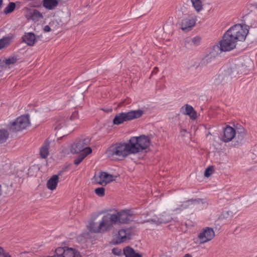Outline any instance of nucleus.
Returning <instances> with one entry per match:
<instances>
[{
    "instance_id": "1",
    "label": "nucleus",
    "mask_w": 257,
    "mask_h": 257,
    "mask_svg": "<svg viewBox=\"0 0 257 257\" xmlns=\"http://www.w3.org/2000/svg\"><path fill=\"white\" fill-rule=\"evenodd\" d=\"M151 143L149 137L142 135L132 137L127 143H116L111 146L106 154L111 160H122L130 154H136L147 149Z\"/></svg>"
},
{
    "instance_id": "2",
    "label": "nucleus",
    "mask_w": 257,
    "mask_h": 257,
    "mask_svg": "<svg viewBox=\"0 0 257 257\" xmlns=\"http://www.w3.org/2000/svg\"><path fill=\"white\" fill-rule=\"evenodd\" d=\"M115 225L111 213L102 216H97L91 220L87 224V229L91 232L104 233L110 231Z\"/></svg>"
},
{
    "instance_id": "3",
    "label": "nucleus",
    "mask_w": 257,
    "mask_h": 257,
    "mask_svg": "<svg viewBox=\"0 0 257 257\" xmlns=\"http://www.w3.org/2000/svg\"><path fill=\"white\" fill-rule=\"evenodd\" d=\"M248 30L244 29L241 24H236L229 29L225 33L237 42L245 40Z\"/></svg>"
},
{
    "instance_id": "4",
    "label": "nucleus",
    "mask_w": 257,
    "mask_h": 257,
    "mask_svg": "<svg viewBox=\"0 0 257 257\" xmlns=\"http://www.w3.org/2000/svg\"><path fill=\"white\" fill-rule=\"evenodd\" d=\"M143 114V110L138 109L131 110L127 112L118 113L114 117L113 122L114 124L118 125L124 121L140 117Z\"/></svg>"
},
{
    "instance_id": "5",
    "label": "nucleus",
    "mask_w": 257,
    "mask_h": 257,
    "mask_svg": "<svg viewBox=\"0 0 257 257\" xmlns=\"http://www.w3.org/2000/svg\"><path fill=\"white\" fill-rule=\"evenodd\" d=\"M134 214L131 210H122L116 213H112V217L115 224H127L134 221Z\"/></svg>"
},
{
    "instance_id": "6",
    "label": "nucleus",
    "mask_w": 257,
    "mask_h": 257,
    "mask_svg": "<svg viewBox=\"0 0 257 257\" xmlns=\"http://www.w3.org/2000/svg\"><path fill=\"white\" fill-rule=\"evenodd\" d=\"M90 142L88 138L80 139L71 146V152L77 154L82 151V153L90 154L92 152L91 149L88 147Z\"/></svg>"
},
{
    "instance_id": "7",
    "label": "nucleus",
    "mask_w": 257,
    "mask_h": 257,
    "mask_svg": "<svg viewBox=\"0 0 257 257\" xmlns=\"http://www.w3.org/2000/svg\"><path fill=\"white\" fill-rule=\"evenodd\" d=\"M30 124L29 115H22L9 125V129L13 132H19L26 129Z\"/></svg>"
},
{
    "instance_id": "8",
    "label": "nucleus",
    "mask_w": 257,
    "mask_h": 257,
    "mask_svg": "<svg viewBox=\"0 0 257 257\" xmlns=\"http://www.w3.org/2000/svg\"><path fill=\"white\" fill-rule=\"evenodd\" d=\"M236 42L226 33H224L222 40L220 41L219 49L220 51H230L235 48ZM219 48L218 46H214L213 49Z\"/></svg>"
},
{
    "instance_id": "9",
    "label": "nucleus",
    "mask_w": 257,
    "mask_h": 257,
    "mask_svg": "<svg viewBox=\"0 0 257 257\" xmlns=\"http://www.w3.org/2000/svg\"><path fill=\"white\" fill-rule=\"evenodd\" d=\"M48 257H82L79 252L72 248L58 247L55 250V254Z\"/></svg>"
},
{
    "instance_id": "10",
    "label": "nucleus",
    "mask_w": 257,
    "mask_h": 257,
    "mask_svg": "<svg viewBox=\"0 0 257 257\" xmlns=\"http://www.w3.org/2000/svg\"><path fill=\"white\" fill-rule=\"evenodd\" d=\"M116 176L111 175L105 172H99L94 176L96 182L102 186H106L108 183L115 181Z\"/></svg>"
},
{
    "instance_id": "11",
    "label": "nucleus",
    "mask_w": 257,
    "mask_h": 257,
    "mask_svg": "<svg viewBox=\"0 0 257 257\" xmlns=\"http://www.w3.org/2000/svg\"><path fill=\"white\" fill-rule=\"evenodd\" d=\"M215 236V233L212 228L206 227L203 228L198 234L199 243H205L212 240Z\"/></svg>"
},
{
    "instance_id": "12",
    "label": "nucleus",
    "mask_w": 257,
    "mask_h": 257,
    "mask_svg": "<svg viewBox=\"0 0 257 257\" xmlns=\"http://www.w3.org/2000/svg\"><path fill=\"white\" fill-rule=\"evenodd\" d=\"M132 228L121 229L118 230L116 235V244H119L130 239L132 236Z\"/></svg>"
},
{
    "instance_id": "13",
    "label": "nucleus",
    "mask_w": 257,
    "mask_h": 257,
    "mask_svg": "<svg viewBox=\"0 0 257 257\" xmlns=\"http://www.w3.org/2000/svg\"><path fill=\"white\" fill-rule=\"evenodd\" d=\"M195 24L196 19L189 16L182 20L181 28L184 32H188L192 29Z\"/></svg>"
},
{
    "instance_id": "14",
    "label": "nucleus",
    "mask_w": 257,
    "mask_h": 257,
    "mask_svg": "<svg viewBox=\"0 0 257 257\" xmlns=\"http://www.w3.org/2000/svg\"><path fill=\"white\" fill-rule=\"evenodd\" d=\"M236 134L235 130L233 127L227 125L224 129L223 135L221 140L225 143L229 142L235 137Z\"/></svg>"
},
{
    "instance_id": "15",
    "label": "nucleus",
    "mask_w": 257,
    "mask_h": 257,
    "mask_svg": "<svg viewBox=\"0 0 257 257\" xmlns=\"http://www.w3.org/2000/svg\"><path fill=\"white\" fill-rule=\"evenodd\" d=\"M181 113L189 115L192 120H195L197 117V113L194 108L189 104H185L183 106L180 110Z\"/></svg>"
},
{
    "instance_id": "16",
    "label": "nucleus",
    "mask_w": 257,
    "mask_h": 257,
    "mask_svg": "<svg viewBox=\"0 0 257 257\" xmlns=\"http://www.w3.org/2000/svg\"><path fill=\"white\" fill-rule=\"evenodd\" d=\"M39 38V36H38L37 38L33 33L30 32L25 33V35L23 37V41L28 45L32 46L34 45L35 42Z\"/></svg>"
},
{
    "instance_id": "17",
    "label": "nucleus",
    "mask_w": 257,
    "mask_h": 257,
    "mask_svg": "<svg viewBox=\"0 0 257 257\" xmlns=\"http://www.w3.org/2000/svg\"><path fill=\"white\" fill-rule=\"evenodd\" d=\"M59 176L57 175H53L47 182V187L50 190H55L59 182Z\"/></svg>"
},
{
    "instance_id": "18",
    "label": "nucleus",
    "mask_w": 257,
    "mask_h": 257,
    "mask_svg": "<svg viewBox=\"0 0 257 257\" xmlns=\"http://www.w3.org/2000/svg\"><path fill=\"white\" fill-rule=\"evenodd\" d=\"M123 253L125 257H142L141 254L136 253L133 248L128 246L123 248Z\"/></svg>"
},
{
    "instance_id": "19",
    "label": "nucleus",
    "mask_w": 257,
    "mask_h": 257,
    "mask_svg": "<svg viewBox=\"0 0 257 257\" xmlns=\"http://www.w3.org/2000/svg\"><path fill=\"white\" fill-rule=\"evenodd\" d=\"M49 146L50 142L48 140H46L40 150V154L42 158H46L48 156Z\"/></svg>"
},
{
    "instance_id": "20",
    "label": "nucleus",
    "mask_w": 257,
    "mask_h": 257,
    "mask_svg": "<svg viewBox=\"0 0 257 257\" xmlns=\"http://www.w3.org/2000/svg\"><path fill=\"white\" fill-rule=\"evenodd\" d=\"M17 60V58L15 56L10 57L8 58L5 59L2 62V67L6 68L7 66L16 63Z\"/></svg>"
},
{
    "instance_id": "21",
    "label": "nucleus",
    "mask_w": 257,
    "mask_h": 257,
    "mask_svg": "<svg viewBox=\"0 0 257 257\" xmlns=\"http://www.w3.org/2000/svg\"><path fill=\"white\" fill-rule=\"evenodd\" d=\"M58 4L56 0H43V6L45 8L49 9L52 10Z\"/></svg>"
},
{
    "instance_id": "22",
    "label": "nucleus",
    "mask_w": 257,
    "mask_h": 257,
    "mask_svg": "<svg viewBox=\"0 0 257 257\" xmlns=\"http://www.w3.org/2000/svg\"><path fill=\"white\" fill-rule=\"evenodd\" d=\"M9 137V132L4 128L0 129V144L6 142Z\"/></svg>"
},
{
    "instance_id": "23",
    "label": "nucleus",
    "mask_w": 257,
    "mask_h": 257,
    "mask_svg": "<svg viewBox=\"0 0 257 257\" xmlns=\"http://www.w3.org/2000/svg\"><path fill=\"white\" fill-rule=\"evenodd\" d=\"M172 219V218L170 219H166L164 218L163 216H162V217H160L158 218V219H156V218L152 219L150 220H147V221H144L143 223H145L146 222H152L153 223L156 224H159L160 223H166L167 222H168L170 221V220Z\"/></svg>"
},
{
    "instance_id": "24",
    "label": "nucleus",
    "mask_w": 257,
    "mask_h": 257,
    "mask_svg": "<svg viewBox=\"0 0 257 257\" xmlns=\"http://www.w3.org/2000/svg\"><path fill=\"white\" fill-rule=\"evenodd\" d=\"M246 135V132L244 128L242 127L239 129L237 132V142L238 143H241L243 141L245 136Z\"/></svg>"
},
{
    "instance_id": "25",
    "label": "nucleus",
    "mask_w": 257,
    "mask_h": 257,
    "mask_svg": "<svg viewBox=\"0 0 257 257\" xmlns=\"http://www.w3.org/2000/svg\"><path fill=\"white\" fill-rule=\"evenodd\" d=\"M13 39V37H6L0 39V49L8 46Z\"/></svg>"
},
{
    "instance_id": "26",
    "label": "nucleus",
    "mask_w": 257,
    "mask_h": 257,
    "mask_svg": "<svg viewBox=\"0 0 257 257\" xmlns=\"http://www.w3.org/2000/svg\"><path fill=\"white\" fill-rule=\"evenodd\" d=\"M191 2L193 7L197 12H199L202 10L203 6L201 0H191Z\"/></svg>"
},
{
    "instance_id": "27",
    "label": "nucleus",
    "mask_w": 257,
    "mask_h": 257,
    "mask_svg": "<svg viewBox=\"0 0 257 257\" xmlns=\"http://www.w3.org/2000/svg\"><path fill=\"white\" fill-rule=\"evenodd\" d=\"M88 154L81 153L74 160V163L76 165H78Z\"/></svg>"
},
{
    "instance_id": "28",
    "label": "nucleus",
    "mask_w": 257,
    "mask_h": 257,
    "mask_svg": "<svg viewBox=\"0 0 257 257\" xmlns=\"http://www.w3.org/2000/svg\"><path fill=\"white\" fill-rule=\"evenodd\" d=\"M232 212L229 211H223L222 213L219 216V220H223L224 219H226L229 216H232Z\"/></svg>"
},
{
    "instance_id": "29",
    "label": "nucleus",
    "mask_w": 257,
    "mask_h": 257,
    "mask_svg": "<svg viewBox=\"0 0 257 257\" xmlns=\"http://www.w3.org/2000/svg\"><path fill=\"white\" fill-rule=\"evenodd\" d=\"M174 24L172 20L169 19L168 20V22L166 23V24L164 25L163 29L164 30L166 31H169L172 28H174Z\"/></svg>"
},
{
    "instance_id": "30",
    "label": "nucleus",
    "mask_w": 257,
    "mask_h": 257,
    "mask_svg": "<svg viewBox=\"0 0 257 257\" xmlns=\"http://www.w3.org/2000/svg\"><path fill=\"white\" fill-rule=\"evenodd\" d=\"M16 7V5L14 3H10L8 7L6 8L5 10V13L6 14L10 13L13 12Z\"/></svg>"
},
{
    "instance_id": "31",
    "label": "nucleus",
    "mask_w": 257,
    "mask_h": 257,
    "mask_svg": "<svg viewBox=\"0 0 257 257\" xmlns=\"http://www.w3.org/2000/svg\"><path fill=\"white\" fill-rule=\"evenodd\" d=\"M228 76L224 74H219L218 76L217 79L220 81L219 82L222 85H224L226 81L225 80L227 79Z\"/></svg>"
},
{
    "instance_id": "32",
    "label": "nucleus",
    "mask_w": 257,
    "mask_h": 257,
    "mask_svg": "<svg viewBox=\"0 0 257 257\" xmlns=\"http://www.w3.org/2000/svg\"><path fill=\"white\" fill-rule=\"evenodd\" d=\"M95 193L99 196L102 197L105 194V189L103 187H99L95 189Z\"/></svg>"
},
{
    "instance_id": "33",
    "label": "nucleus",
    "mask_w": 257,
    "mask_h": 257,
    "mask_svg": "<svg viewBox=\"0 0 257 257\" xmlns=\"http://www.w3.org/2000/svg\"><path fill=\"white\" fill-rule=\"evenodd\" d=\"M214 169L212 166H209L207 168L204 172V176L206 177H210L213 173Z\"/></svg>"
},
{
    "instance_id": "34",
    "label": "nucleus",
    "mask_w": 257,
    "mask_h": 257,
    "mask_svg": "<svg viewBox=\"0 0 257 257\" xmlns=\"http://www.w3.org/2000/svg\"><path fill=\"white\" fill-rule=\"evenodd\" d=\"M190 201H196L197 202H199L196 199H195V200H193V199L189 200H188V201H187L186 202H184L181 205H179V207L178 208V209L183 210V209L186 208L188 206L189 202Z\"/></svg>"
},
{
    "instance_id": "35",
    "label": "nucleus",
    "mask_w": 257,
    "mask_h": 257,
    "mask_svg": "<svg viewBox=\"0 0 257 257\" xmlns=\"http://www.w3.org/2000/svg\"><path fill=\"white\" fill-rule=\"evenodd\" d=\"M112 252L116 255L119 256L121 255V249L117 247L113 248L112 249Z\"/></svg>"
},
{
    "instance_id": "36",
    "label": "nucleus",
    "mask_w": 257,
    "mask_h": 257,
    "mask_svg": "<svg viewBox=\"0 0 257 257\" xmlns=\"http://www.w3.org/2000/svg\"><path fill=\"white\" fill-rule=\"evenodd\" d=\"M77 118H78V113L77 112H74L72 114V115L70 117V119L71 120H75V119H77Z\"/></svg>"
},
{
    "instance_id": "37",
    "label": "nucleus",
    "mask_w": 257,
    "mask_h": 257,
    "mask_svg": "<svg viewBox=\"0 0 257 257\" xmlns=\"http://www.w3.org/2000/svg\"><path fill=\"white\" fill-rule=\"evenodd\" d=\"M200 38L199 37H195L193 38L192 42L194 44H197L200 42Z\"/></svg>"
},
{
    "instance_id": "38",
    "label": "nucleus",
    "mask_w": 257,
    "mask_h": 257,
    "mask_svg": "<svg viewBox=\"0 0 257 257\" xmlns=\"http://www.w3.org/2000/svg\"><path fill=\"white\" fill-rule=\"evenodd\" d=\"M180 135L182 137H184V136H185L186 135H187L188 134L185 130H183V129H181L180 130Z\"/></svg>"
},
{
    "instance_id": "39",
    "label": "nucleus",
    "mask_w": 257,
    "mask_h": 257,
    "mask_svg": "<svg viewBox=\"0 0 257 257\" xmlns=\"http://www.w3.org/2000/svg\"><path fill=\"white\" fill-rule=\"evenodd\" d=\"M51 30V28L50 27L47 25V26H45L44 27V31L45 32H50Z\"/></svg>"
},
{
    "instance_id": "40",
    "label": "nucleus",
    "mask_w": 257,
    "mask_h": 257,
    "mask_svg": "<svg viewBox=\"0 0 257 257\" xmlns=\"http://www.w3.org/2000/svg\"><path fill=\"white\" fill-rule=\"evenodd\" d=\"M6 253L5 252L3 248H2V247H0V256L2 255L4 256V254H6Z\"/></svg>"
},
{
    "instance_id": "41",
    "label": "nucleus",
    "mask_w": 257,
    "mask_h": 257,
    "mask_svg": "<svg viewBox=\"0 0 257 257\" xmlns=\"http://www.w3.org/2000/svg\"><path fill=\"white\" fill-rule=\"evenodd\" d=\"M157 70H158V68L157 67H155L154 68V69L153 70V71H152V74H154V73H156L157 72Z\"/></svg>"
},
{
    "instance_id": "42",
    "label": "nucleus",
    "mask_w": 257,
    "mask_h": 257,
    "mask_svg": "<svg viewBox=\"0 0 257 257\" xmlns=\"http://www.w3.org/2000/svg\"><path fill=\"white\" fill-rule=\"evenodd\" d=\"M4 257H12L9 253H6L4 254Z\"/></svg>"
},
{
    "instance_id": "43",
    "label": "nucleus",
    "mask_w": 257,
    "mask_h": 257,
    "mask_svg": "<svg viewBox=\"0 0 257 257\" xmlns=\"http://www.w3.org/2000/svg\"><path fill=\"white\" fill-rule=\"evenodd\" d=\"M34 14H35V15H39V16H41V17L42 16V15H41V14H40L39 12H38V11H35V12H34Z\"/></svg>"
},
{
    "instance_id": "44",
    "label": "nucleus",
    "mask_w": 257,
    "mask_h": 257,
    "mask_svg": "<svg viewBox=\"0 0 257 257\" xmlns=\"http://www.w3.org/2000/svg\"><path fill=\"white\" fill-rule=\"evenodd\" d=\"M104 111H106L107 112H110L111 111L112 109H103Z\"/></svg>"
},
{
    "instance_id": "45",
    "label": "nucleus",
    "mask_w": 257,
    "mask_h": 257,
    "mask_svg": "<svg viewBox=\"0 0 257 257\" xmlns=\"http://www.w3.org/2000/svg\"><path fill=\"white\" fill-rule=\"evenodd\" d=\"M2 194H3V190L2 188V186L0 185V196L2 195Z\"/></svg>"
},
{
    "instance_id": "46",
    "label": "nucleus",
    "mask_w": 257,
    "mask_h": 257,
    "mask_svg": "<svg viewBox=\"0 0 257 257\" xmlns=\"http://www.w3.org/2000/svg\"><path fill=\"white\" fill-rule=\"evenodd\" d=\"M183 257H192V255L189 253L186 254Z\"/></svg>"
},
{
    "instance_id": "47",
    "label": "nucleus",
    "mask_w": 257,
    "mask_h": 257,
    "mask_svg": "<svg viewBox=\"0 0 257 257\" xmlns=\"http://www.w3.org/2000/svg\"><path fill=\"white\" fill-rule=\"evenodd\" d=\"M160 257H170V256L166 255V254H163L161 255Z\"/></svg>"
},
{
    "instance_id": "48",
    "label": "nucleus",
    "mask_w": 257,
    "mask_h": 257,
    "mask_svg": "<svg viewBox=\"0 0 257 257\" xmlns=\"http://www.w3.org/2000/svg\"><path fill=\"white\" fill-rule=\"evenodd\" d=\"M3 3V0H0V7L1 6Z\"/></svg>"
}]
</instances>
